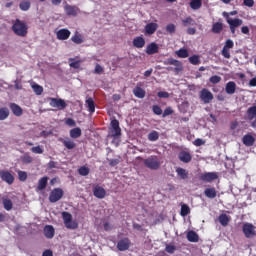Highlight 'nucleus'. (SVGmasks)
I'll return each instance as SVG.
<instances>
[{
    "instance_id": "f257e3e1",
    "label": "nucleus",
    "mask_w": 256,
    "mask_h": 256,
    "mask_svg": "<svg viewBox=\"0 0 256 256\" xmlns=\"http://www.w3.org/2000/svg\"><path fill=\"white\" fill-rule=\"evenodd\" d=\"M12 31L18 37H27V33H29V27L27 26V23L16 19L12 25Z\"/></svg>"
},
{
    "instance_id": "f03ea898",
    "label": "nucleus",
    "mask_w": 256,
    "mask_h": 256,
    "mask_svg": "<svg viewBox=\"0 0 256 256\" xmlns=\"http://www.w3.org/2000/svg\"><path fill=\"white\" fill-rule=\"evenodd\" d=\"M164 65H173V67L168 66L166 67V71H174V73L179 74L181 71H183V63L179 60H176L175 58H168L165 60Z\"/></svg>"
},
{
    "instance_id": "7ed1b4c3",
    "label": "nucleus",
    "mask_w": 256,
    "mask_h": 256,
    "mask_svg": "<svg viewBox=\"0 0 256 256\" xmlns=\"http://www.w3.org/2000/svg\"><path fill=\"white\" fill-rule=\"evenodd\" d=\"M181 23L184 27H188L186 30L187 35H195L197 33V29L195 28V25H197V22L193 17L187 16L186 18L181 20Z\"/></svg>"
},
{
    "instance_id": "20e7f679",
    "label": "nucleus",
    "mask_w": 256,
    "mask_h": 256,
    "mask_svg": "<svg viewBox=\"0 0 256 256\" xmlns=\"http://www.w3.org/2000/svg\"><path fill=\"white\" fill-rule=\"evenodd\" d=\"M62 218L66 229H78L79 224L73 221V215L69 212H62Z\"/></svg>"
},
{
    "instance_id": "39448f33",
    "label": "nucleus",
    "mask_w": 256,
    "mask_h": 256,
    "mask_svg": "<svg viewBox=\"0 0 256 256\" xmlns=\"http://www.w3.org/2000/svg\"><path fill=\"white\" fill-rule=\"evenodd\" d=\"M144 165L147 169H151L152 171H157L159 167H161V162L159 158L155 155H152L144 160Z\"/></svg>"
},
{
    "instance_id": "423d86ee",
    "label": "nucleus",
    "mask_w": 256,
    "mask_h": 256,
    "mask_svg": "<svg viewBox=\"0 0 256 256\" xmlns=\"http://www.w3.org/2000/svg\"><path fill=\"white\" fill-rule=\"evenodd\" d=\"M242 231H243L246 239H252V237L256 236V227H255V225H253L249 222H246L243 224Z\"/></svg>"
},
{
    "instance_id": "0eeeda50",
    "label": "nucleus",
    "mask_w": 256,
    "mask_h": 256,
    "mask_svg": "<svg viewBox=\"0 0 256 256\" xmlns=\"http://www.w3.org/2000/svg\"><path fill=\"white\" fill-rule=\"evenodd\" d=\"M65 192L61 188H54L49 194V202L50 203H57V201H61Z\"/></svg>"
},
{
    "instance_id": "6e6552de",
    "label": "nucleus",
    "mask_w": 256,
    "mask_h": 256,
    "mask_svg": "<svg viewBox=\"0 0 256 256\" xmlns=\"http://www.w3.org/2000/svg\"><path fill=\"white\" fill-rule=\"evenodd\" d=\"M233 47H235V42L231 39H227L221 51V55L224 59H231L230 49H233Z\"/></svg>"
},
{
    "instance_id": "1a4fd4ad",
    "label": "nucleus",
    "mask_w": 256,
    "mask_h": 256,
    "mask_svg": "<svg viewBox=\"0 0 256 256\" xmlns=\"http://www.w3.org/2000/svg\"><path fill=\"white\" fill-rule=\"evenodd\" d=\"M111 137H113V139H119L121 137V127H119V120L114 119L111 121Z\"/></svg>"
},
{
    "instance_id": "9d476101",
    "label": "nucleus",
    "mask_w": 256,
    "mask_h": 256,
    "mask_svg": "<svg viewBox=\"0 0 256 256\" xmlns=\"http://www.w3.org/2000/svg\"><path fill=\"white\" fill-rule=\"evenodd\" d=\"M223 17H225L229 27H235L237 29V27H241V25H243V20L239 18L232 19L229 17V13L227 12H223Z\"/></svg>"
},
{
    "instance_id": "9b49d317",
    "label": "nucleus",
    "mask_w": 256,
    "mask_h": 256,
    "mask_svg": "<svg viewBox=\"0 0 256 256\" xmlns=\"http://www.w3.org/2000/svg\"><path fill=\"white\" fill-rule=\"evenodd\" d=\"M0 179L8 185H13V183H15V176L7 170H0Z\"/></svg>"
},
{
    "instance_id": "f8f14e48",
    "label": "nucleus",
    "mask_w": 256,
    "mask_h": 256,
    "mask_svg": "<svg viewBox=\"0 0 256 256\" xmlns=\"http://www.w3.org/2000/svg\"><path fill=\"white\" fill-rule=\"evenodd\" d=\"M199 97L205 104H209L213 101V93L209 89L204 88L200 91Z\"/></svg>"
},
{
    "instance_id": "ddd939ff",
    "label": "nucleus",
    "mask_w": 256,
    "mask_h": 256,
    "mask_svg": "<svg viewBox=\"0 0 256 256\" xmlns=\"http://www.w3.org/2000/svg\"><path fill=\"white\" fill-rule=\"evenodd\" d=\"M219 179V175L216 172H205L200 175V181H204L205 183H212Z\"/></svg>"
},
{
    "instance_id": "4468645a",
    "label": "nucleus",
    "mask_w": 256,
    "mask_h": 256,
    "mask_svg": "<svg viewBox=\"0 0 256 256\" xmlns=\"http://www.w3.org/2000/svg\"><path fill=\"white\" fill-rule=\"evenodd\" d=\"M64 11H65L66 15H68V17H77V15H79V13H81V10L79 9V7L72 6L69 4H66L64 6Z\"/></svg>"
},
{
    "instance_id": "2eb2a0df",
    "label": "nucleus",
    "mask_w": 256,
    "mask_h": 256,
    "mask_svg": "<svg viewBox=\"0 0 256 256\" xmlns=\"http://www.w3.org/2000/svg\"><path fill=\"white\" fill-rule=\"evenodd\" d=\"M129 247H131V240L127 237L120 239L117 243L118 251H129Z\"/></svg>"
},
{
    "instance_id": "dca6fc26",
    "label": "nucleus",
    "mask_w": 256,
    "mask_h": 256,
    "mask_svg": "<svg viewBox=\"0 0 256 256\" xmlns=\"http://www.w3.org/2000/svg\"><path fill=\"white\" fill-rule=\"evenodd\" d=\"M50 107H56L59 110H63L67 107V103L61 98H50Z\"/></svg>"
},
{
    "instance_id": "f3484780",
    "label": "nucleus",
    "mask_w": 256,
    "mask_h": 256,
    "mask_svg": "<svg viewBox=\"0 0 256 256\" xmlns=\"http://www.w3.org/2000/svg\"><path fill=\"white\" fill-rule=\"evenodd\" d=\"M93 195L96 199H105V197H107V191L105 188L96 185L93 187Z\"/></svg>"
},
{
    "instance_id": "a211bd4d",
    "label": "nucleus",
    "mask_w": 256,
    "mask_h": 256,
    "mask_svg": "<svg viewBox=\"0 0 256 256\" xmlns=\"http://www.w3.org/2000/svg\"><path fill=\"white\" fill-rule=\"evenodd\" d=\"M56 36H57V39H59V41H67V39L71 37V31L63 28L56 33Z\"/></svg>"
},
{
    "instance_id": "6ab92c4d",
    "label": "nucleus",
    "mask_w": 256,
    "mask_h": 256,
    "mask_svg": "<svg viewBox=\"0 0 256 256\" xmlns=\"http://www.w3.org/2000/svg\"><path fill=\"white\" fill-rule=\"evenodd\" d=\"M147 55H155L159 53V45L155 42H151L145 50Z\"/></svg>"
},
{
    "instance_id": "aec40b11",
    "label": "nucleus",
    "mask_w": 256,
    "mask_h": 256,
    "mask_svg": "<svg viewBox=\"0 0 256 256\" xmlns=\"http://www.w3.org/2000/svg\"><path fill=\"white\" fill-rule=\"evenodd\" d=\"M178 159L182 163H191V159H193V156H191V153H189L188 151H181L178 154Z\"/></svg>"
},
{
    "instance_id": "412c9836",
    "label": "nucleus",
    "mask_w": 256,
    "mask_h": 256,
    "mask_svg": "<svg viewBox=\"0 0 256 256\" xmlns=\"http://www.w3.org/2000/svg\"><path fill=\"white\" fill-rule=\"evenodd\" d=\"M9 108L15 117H21V115H23V108H21L19 104L10 103Z\"/></svg>"
},
{
    "instance_id": "4be33fe9",
    "label": "nucleus",
    "mask_w": 256,
    "mask_h": 256,
    "mask_svg": "<svg viewBox=\"0 0 256 256\" xmlns=\"http://www.w3.org/2000/svg\"><path fill=\"white\" fill-rule=\"evenodd\" d=\"M157 29H159V24L150 22L145 26V34L153 35Z\"/></svg>"
},
{
    "instance_id": "5701e85b",
    "label": "nucleus",
    "mask_w": 256,
    "mask_h": 256,
    "mask_svg": "<svg viewBox=\"0 0 256 256\" xmlns=\"http://www.w3.org/2000/svg\"><path fill=\"white\" fill-rule=\"evenodd\" d=\"M242 141L246 147H253L255 145V138L251 134L244 135Z\"/></svg>"
},
{
    "instance_id": "b1692460",
    "label": "nucleus",
    "mask_w": 256,
    "mask_h": 256,
    "mask_svg": "<svg viewBox=\"0 0 256 256\" xmlns=\"http://www.w3.org/2000/svg\"><path fill=\"white\" fill-rule=\"evenodd\" d=\"M133 47H136V49H143V47H145V38H143V36L134 38Z\"/></svg>"
},
{
    "instance_id": "393cba45",
    "label": "nucleus",
    "mask_w": 256,
    "mask_h": 256,
    "mask_svg": "<svg viewBox=\"0 0 256 256\" xmlns=\"http://www.w3.org/2000/svg\"><path fill=\"white\" fill-rule=\"evenodd\" d=\"M44 235L47 239H53V237H55V228H53L52 225L45 226Z\"/></svg>"
},
{
    "instance_id": "a878e982",
    "label": "nucleus",
    "mask_w": 256,
    "mask_h": 256,
    "mask_svg": "<svg viewBox=\"0 0 256 256\" xmlns=\"http://www.w3.org/2000/svg\"><path fill=\"white\" fill-rule=\"evenodd\" d=\"M186 237L190 243H199V234L193 230L189 231Z\"/></svg>"
},
{
    "instance_id": "bb28decb",
    "label": "nucleus",
    "mask_w": 256,
    "mask_h": 256,
    "mask_svg": "<svg viewBox=\"0 0 256 256\" xmlns=\"http://www.w3.org/2000/svg\"><path fill=\"white\" fill-rule=\"evenodd\" d=\"M48 181H49V177H47V176L40 178L38 181L37 190L43 191V190L47 189Z\"/></svg>"
},
{
    "instance_id": "cd10ccee",
    "label": "nucleus",
    "mask_w": 256,
    "mask_h": 256,
    "mask_svg": "<svg viewBox=\"0 0 256 256\" xmlns=\"http://www.w3.org/2000/svg\"><path fill=\"white\" fill-rule=\"evenodd\" d=\"M236 90H237V84H235V82L230 81L226 84L225 91L227 95H233V93H235Z\"/></svg>"
},
{
    "instance_id": "c85d7f7f",
    "label": "nucleus",
    "mask_w": 256,
    "mask_h": 256,
    "mask_svg": "<svg viewBox=\"0 0 256 256\" xmlns=\"http://www.w3.org/2000/svg\"><path fill=\"white\" fill-rule=\"evenodd\" d=\"M218 221L222 227H227L229 225V221H231V217H229L227 214H220Z\"/></svg>"
},
{
    "instance_id": "c756f323",
    "label": "nucleus",
    "mask_w": 256,
    "mask_h": 256,
    "mask_svg": "<svg viewBox=\"0 0 256 256\" xmlns=\"http://www.w3.org/2000/svg\"><path fill=\"white\" fill-rule=\"evenodd\" d=\"M61 143L66 147V149H75L77 147V144L69 138L66 139H60Z\"/></svg>"
},
{
    "instance_id": "7c9ffc66",
    "label": "nucleus",
    "mask_w": 256,
    "mask_h": 256,
    "mask_svg": "<svg viewBox=\"0 0 256 256\" xmlns=\"http://www.w3.org/2000/svg\"><path fill=\"white\" fill-rule=\"evenodd\" d=\"M204 195L208 197V199H215L217 197V190L215 188H206L204 190Z\"/></svg>"
},
{
    "instance_id": "2f4dec72",
    "label": "nucleus",
    "mask_w": 256,
    "mask_h": 256,
    "mask_svg": "<svg viewBox=\"0 0 256 256\" xmlns=\"http://www.w3.org/2000/svg\"><path fill=\"white\" fill-rule=\"evenodd\" d=\"M176 173L178 177H180V179H183V180L189 179V172H187L185 168H181V167L176 168Z\"/></svg>"
},
{
    "instance_id": "473e14b6",
    "label": "nucleus",
    "mask_w": 256,
    "mask_h": 256,
    "mask_svg": "<svg viewBox=\"0 0 256 256\" xmlns=\"http://www.w3.org/2000/svg\"><path fill=\"white\" fill-rule=\"evenodd\" d=\"M133 95H135L138 99H144L145 98V91L143 88L136 86L133 89Z\"/></svg>"
},
{
    "instance_id": "72a5a7b5",
    "label": "nucleus",
    "mask_w": 256,
    "mask_h": 256,
    "mask_svg": "<svg viewBox=\"0 0 256 256\" xmlns=\"http://www.w3.org/2000/svg\"><path fill=\"white\" fill-rule=\"evenodd\" d=\"M223 31V22H216L212 25V33L219 35Z\"/></svg>"
},
{
    "instance_id": "f704fd0d",
    "label": "nucleus",
    "mask_w": 256,
    "mask_h": 256,
    "mask_svg": "<svg viewBox=\"0 0 256 256\" xmlns=\"http://www.w3.org/2000/svg\"><path fill=\"white\" fill-rule=\"evenodd\" d=\"M81 135H82V131H81V128L79 127H76L70 130V137L72 139H79Z\"/></svg>"
},
{
    "instance_id": "c9c22d12",
    "label": "nucleus",
    "mask_w": 256,
    "mask_h": 256,
    "mask_svg": "<svg viewBox=\"0 0 256 256\" xmlns=\"http://www.w3.org/2000/svg\"><path fill=\"white\" fill-rule=\"evenodd\" d=\"M203 6V1L202 0H191L190 1V7L194 11H197L198 9H201Z\"/></svg>"
},
{
    "instance_id": "e433bc0d",
    "label": "nucleus",
    "mask_w": 256,
    "mask_h": 256,
    "mask_svg": "<svg viewBox=\"0 0 256 256\" xmlns=\"http://www.w3.org/2000/svg\"><path fill=\"white\" fill-rule=\"evenodd\" d=\"M19 9H21V11H29V9H31V1L29 0L21 1L19 4Z\"/></svg>"
},
{
    "instance_id": "4c0bfd02",
    "label": "nucleus",
    "mask_w": 256,
    "mask_h": 256,
    "mask_svg": "<svg viewBox=\"0 0 256 256\" xmlns=\"http://www.w3.org/2000/svg\"><path fill=\"white\" fill-rule=\"evenodd\" d=\"M86 105L88 107L89 113H95V101L93 100V98H88L86 100Z\"/></svg>"
},
{
    "instance_id": "58836bf2",
    "label": "nucleus",
    "mask_w": 256,
    "mask_h": 256,
    "mask_svg": "<svg viewBox=\"0 0 256 256\" xmlns=\"http://www.w3.org/2000/svg\"><path fill=\"white\" fill-rule=\"evenodd\" d=\"M9 108L2 107L0 108V121H5L9 117Z\"/></svg>"
},
{
    "instance_id": "ea45409f",
    "label": "nucleus",
    "mask_w": 256,
    "mask_h": 256,
    "mask_svg": "<svg viewBox=\"0 0 256 256\" xmlns=\"http://www.w3.org/2000/svg\"><path fill=\"white\" fill-rule=\"evenodd\" d=\"M71 41H73V43H75L76 45H81V43H83L84 40L83 36L76 32L74 36H72Z\"/></svg>"
},
{
    "instance_id": "a19ab883",
    "label": "nucleus",
    "mask_w": 256,
    "mask_h": 256,
    "mask_svg": "<svg viewBox=\"0 0 256 256\" xmlns=\"http://www.w3.org/2000/svg\"><path fill=\"white\" fill-rule=\"evenodd\" d=\"M189 213H191V208H189V205L182 204L181 211H180L181 217H187V215H189Z\"/></svg>"
},
{
    "instance_id": "79ce46f5",
    "label": "nucleus",
    "mask_w": 256,
    "mask_h": 256,
    "mask_svg": "<svg viewBox=\"0 0 256 256\" xmlns=\"http://www.w3.org/2000/svg\"><path fill=\"white\" fill-rule=\"evenodd\" d=\"M176 55L180 59H187V57H189V51H187V49L181 48L178 51H176Z\"/></svg>"
},
{
    "instance_id": "37998d69",
    "label": "nucleus",
    "mask_w": 256,
    "mask_h": 256,
    "mask_svg": "<svg viewBox=\"0 0 256 256\" xmlns=\"http://www.w3.org/2000/svg\"><path fill=\"white\" fill-rule=\"evenodd\" d=\"M189 63L191 65H200L201 64V59L199 58V55H193L188 58Z\"/></svg>"
},
{
    "instance_id": "c03bdc74",
    "label": "nucleus",
    "mask_w": 256,
    "mask_h": 256,
    "mask_svg": "<svg viewBox=\"0 0 256 256\" xmlns=\"http://www.w3.org/2000/svg\"><path fill=\"white\" fill-rule=\"evenodd\" d=\"M70 61V64L69 66L72 68V69H79V67H81V60H76L74 58H70L69 59Z\"/></svg>"
},
{
    "instance_id": "a18cd8bd",
    "label": "nucleus",
    "mask_w": 256,
    "mask_h": 256,
    "mask_svg": "<svg viewBox=\"0 0 256 256\" xmlns=\"http://www.w3.org/2000/svg\"><path fill=\"white\" fill-rule=\"evenodd\" d=\"M89 173H90L89 167L82 166L78 169V174L81 175V177H87Z\"/></svg>"
},
{
    "instance_id": "49530a36",
    "label": "nucleus",
    "mask_w": 256,
    "mask_h": 256,
    "mask_svg": "<svg viewBox=\"0 0 256 256\" xmlns=\"http://www.w3.org/2000/svg\"><path fill=\"white\" fill-rule=\"evenodd\" d=\"M3 206L6 211H11V209H13V201H11V199H4Z\"/></svg>"
},
{
    "instance_id": "de8ad7c7",
    "label": "nucleus",
    "mask_w": 256,
    "mask_h": 256,
    "mask_svg": "<svg viewBox=\"0 0 256 256\" xmlns=\"http://www.w3.org/2000/svg\"><path fill=\"white\" fill-rule=\"evenodd\" d=\"M32 89L36 95H42L43 94V86L39 84H33Z\"/></svg>"
},
{
    "instance_id": "09e8293b",
    "label": "nucleus",
    "mask_w": 256,
    "mask_h": 256,
    "mask_svg": "<svg viewBox=\"0 0 256 256\" xmlns=\"http://www.w3.org/2000/svg\"><path fill=\"white\" fill-rule=\"evenodd\" d=\"M247 114L249 119H255L256 118V106H252L248 108Z\"/></svg>"
},
{
    "instance_id": "8fccbe9b",
    "label": "nucleus",
    "mask_w": 256,
    "mask_h": 256,
    "mask_svg": "<svg viewBox=\"0 0 256 256\" xmlns=\"http://www.w3.org/2000/svg\"><path fill=\"white\" fill-rule=\"evenodd\" d=\"M149 141H157L159 139V132L153 130L148 134Z\"/></svg>"
},
{
    "instance_id": "3c124183",
    "label": "nucleus",
    "mask_w": 256,
    "mask_h": 256,
    "mask_svg": "<svg viewBox=\"0 0 256 256\" xmlns=\"http://www.w3.org/2000/svg\"><path fill=\"white\" fill-rule=\"evenodd\" d=\"M152 111L154 115H163V109H161V106L159 105H153Z\"/></svg>"
},
{
    "instance_id": "603ef678",
    "label": "nucleus",
    "mask_w": 256,
    "mask_h": 256,
    "mask_svg": "<svg viewBox=\"0 0 256 256\" xmlns=\"http://www.w3.org/2000/svg\"><path fill=\"white\" fill-rule=\"evenodd\" d=\"M210 83H212V85H217V83H221V76H211L209 79Z\"/></svg>"
},
{
    "instance_id": "864d4df0",
    "label": "nucleus",
    "mask_w": 256,
    "mask_h": 256,
    "mask_svg": "<svg viewBox=\"0 0 256 256\" xmlns=\"http://www.w3.org/2000/svg\"><path fill=\"white\" fill-rule=\"evenodd\" d=\"M22 162L25 163L26 165H29V163H33V157L29 156V154H25L22 157Z\"/></svg>"
},
{
    "instance_id": "5fc2aeb1",
    "label": "nucleus",
    "mask_w": 256,
    "mask_h": 256,
    "mask_svg": "<svg viewBox=\"0 0 256 256\" xmlns=\"http://www.w3.org/2000/svg\"><path fill=\"white\" fill-rule=\"evenodd\" d=\"M18 179L19 181H27V172L19 170Z\"/></svg>"
},
{
    "instance_id": "6e6d98bb",
    "label": "nucleus",
    "mask_w": 256,
    "mask_h": 256,
    "mask_svg": "<svg viewBox=\"0 0 256 256\" xmlns=\"http://www.w3.org/2000/svg\"><path fill=\"white\" fill-rule=\"evenodd\" d=\"M31 152L35 153L37 155H41V154H43V147H41V146L32 147Z\"/></svg>"
},
{
    "instance_id": "4d7b16f0",
    "label": "nucleus",
    "mask_w": 256,
    "mask_h": 256,
    "mask_svg": "<svg viewBox=\"0 0 256 256\" xmlns=\"http://www.w3.org/2000/svg\"><path fill=\"white\" fill-rule=\"evenodd\" d=\"M166 31H167V33H170V35L175 33V31H176L175 24H168L166 26Z\"/></svg>"
},
{
    "instance_id": "13d9d810",
    "label": "nucleus",
    "mask_w": 256,
    "mask_h": 256,
    "mask_svg": "<svg viewBox=\"0 0 256 256\" xmlns=\"http://www.w3.org/2000/svg\"><path fill=\"white\" fill-rule=\"evenodd\" d=\"M121 157L117 158V159H110L109 160V165L110 167H116V165H119V163H121Z\"/></svg>"
},
{
    "instance_id": "bf43d9fd",
    "label": "nucleus",
    "mask_w": 256,
    "mask_h": 256,
    "mask_svg": "<svg viewBox=\"0 0 256 256\" xmlns=\"http://www.w3.org/2000/svg\"><path fill=\"white\" fill-rule=\"evenodd\" d=\"M103 71H104V69L102 68V66L100 64H96L94 73L96 75H101L103 73Z\"/></svg>"
},
{
    "instance_id": "052dcab7",
    "label": "nucleus",
    "mask_w": 256,
    "mask_h": 256,
    "mask_svg": "<svg viewBox=\"0 0 256 256\" xmlns=\"http://www.w3.org/2000/svg\"><path fill=\"white\" fill-rule=\"evenodd\" d=\"M193 145H195V147H201L202 145H205V140L201 139V138H197L194 142Z\"/></svg>"
},
{
    "instance_id": "680f3d73",
    "label": "nucleus",
    "mask_w": 256,
    "mask_h": 256,
    "mask_svg": "<svg viewBox=\"0 0 256 256\" xmlns=\"http://www.w3.org/2000/svg\"><path fill=\"white\" fill-rule=\"evenodd\" d=\"M160 99H169V93L165 91H160L157 93Z\"/></svg>"
},
{
    "instance_id": "e2e57ef3",
    "label": "nucleus",
    "mask_w": 256,
    "mask_h": 256,
    "mask_svg": "<svg viewBox=\"0 0 256 256\" xmlns=\"http://www.w3.org/2000/svg\"><path fill=\"white\" fill-rule=\"evenodd\" d=\"M168 115H173V109L171 107L166 108L162 113V117H168Z\"/></svg>"
},
{
    "instance_id": "0e129e2a",
    "label": "nucleus",
    "mask_w": 256,
    "mask_h": 256,
    "mask_svg": "<svg viewBox=\"0 0 256 256\" xmlns=\"http://www.w3.org/2000/svg\"><path fill=\"white\" fill-rule=\"evenodd\" d=\"M65 123L66 125H68V127H75V125H77L73 118H67Z\"/></svg>"
},
{
    "instance_id": "69168bd1",
    "label": "nucleus",
    "mask_w": 256,
    "mask_h": 256,
    "mask_svg": "<svg viewBox=\"0 0 256 256\" xmlns=\"http://www.w3.org/2000/svg\"><path fill=\"white\" fill-rule=\"evenodd\" d=\"M243 4H244L246 7H253V5H255V1H254V0H244V1H243Z\"/></svg>"
},
{
    "instance_id": "338daca9",
    "label": "nucleus",
    "mask_w": 256,
    "mask_h": 256,
    "mask_svg": "<svg viewBox=\"0 0 256 256\" xmlns=\"http://www.w3.org/2000/svg\"><path fill=\"white\" fill-rule=\"evenodd\" d=\"M165 250L167 253H175V246L167 245Z\"/></svg>"
},
{
    "instance_id": "774afa93",
    "label": "nucleus",
    "mask_w": 256,
    "mask_h": 256,
    "mask_svg": "<svg viewBox=\"0 0 256 256\" xmlns=\"http://www.w3.org/2000/svg\"><path fill=\"white\" fill-rule=\"evenodd\" d=\"M42 256H53V251L52 250H45L43 253H42Z\"/></svg>"
}]
</instances>
